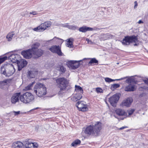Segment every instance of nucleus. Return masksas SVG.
<instances>
[{"instance_id": "nucleus-1", "label": "nucleus", "mask_w": 148, "mask_h": 148, "mask_svg": "<svg viewBox=\"0 0 148 148\" xmlns=\"http://www.w3.org/2000/svg\"><path fill=\"white\" fill-rule=\"evenodd\" d=\"M15 71L13 65L10 63L3 65L1 68V73L6 77L11 76Z\"/></svg>"}, {"instance_id": "nucleus-2", "label": "nucleus", "mask_w": 148, "mask_h": 148, "mask_svg": "<svg viewBox=\"0 0 148 148\" xmlns=\"http://www.w3.org/2000/svg\"><path fill=\"white\" fill-rule=\"evenodd\" d=\"M34 90L37 95L41 97L45 95L46 92V89L43 84L37 83L35 85Z\"/></svg>"}, {"instance_id": "nucleus-3", "label": "nucleus", "mask_w": 148, "mask_h": 148, "mask_svg": "<svg viewBox=\"0 0 148 148\" xmlns=\"http://www.w3.org/2000/svg\"><path fill=\"white\" fill-rule=\"evenodd\" d=\"M20 98L21 102L27 103L33 101L34 99V97L31 93L26 92L21 96Z\"/></svg>"}, {"instance_id": "nucleus-4", "label": "nucleus", "mask_w": 148, "mask_h": 148, "mask_svg": "<svg viewBox=\"0 0 148 148\" xmlns=\"http://www.w3.org/2000/svg\"><path fill=\"white\" fill-rule=\"evenodd\" d=\"M126 82L129 83L128 85L126 86L125 90L127 91H133L136 89L135 85L134 84V79L131 78H128L126 80Z\"/></svg>"}, {"instance_id": "nucleus-5", "label": "nucleus", "mask_w": 148, "mask_h": 148, "mask_svg": "<svg viewBox=\"0 0 148 148\" xmlns=\"http://www.w3.org/2000/svg\"><path fill=\"white\" fill-rule=\"evenodd\" d=\"M138 41L136 37L134 36H132L125 37L122 42L123 45H128L130 43L136 42Z\"/></svg>"}, {"instance_id": "nucleus-6", "label": "nucleus", "mask_w": 148, "mask_h": 148, "mask_svg": "<svg viewBox=\"0 0 148 148\" xmlns=\"http://www.w3.org/2000/svg\"><path fill=\"white\" fill-rule=\"evenodd\" d=\"M56 82L60 86V91H62L66 88V84L67 83L66 80L64 78H59L56 80Z\"/></svg>"}, {"instance_id": "nucleus-7", "label": "nucleus", "mask_w": 148, "mask_h": 148, "mask_svg": "<svg viewBox=\"0 0 148 148\" xmlns=\"http://www.w3.org/2000/svg\"><path fill=\"white\" fill-rule=\"evenodd\" d=\"M82 60H70L67 62V65L68 67L71 69H75L78 68L79 66V62Z\"/></svg>"}, {"instance_id": "nucleus-8", "label": "nucleus", "mask_w": 148, "mask_h": 148, "mask_svg": "<svg viewBox=\"0 0 148 148\" xmlns=\"http://www.w3.org/2000/svg\"><path fill=\"white\" fill-rule=\"evenodd\" d=\"M119 98V95L116 94L113 95L109 99V101L110 104L113 107L116 106V103L118 102Z\"/></svg>"}, {"instance_id": "nucleus-9", "label": "nucleus", "mask_w": 148, "mask_h": 148, "mask_svg": "<svg viewBox=\"0 0 148 148\" xmlns=\"http://www.w3.org/2000/svg\"><path fill=\"white\" fill-rule=\"evenodd\" d=\"M133 101V100L131 97H128L127 99H125L120 104L121 106H125L127 107H129L131 105Z\"/></svg>"}, {"instance_id": "nucleus-10", "label": "nucleus", "mask_w": 148, "mask_h": 148, "mask_svg": "<svg viewBox=\"0 0 148 148\" xmlns=\"http://www.w3.org/2000/svg\"><path fill=\"white\" fill-rule=\"evenodd\" d=\"M49 49L53 53H57L59 56L62 55V53L59 46H53L50 48Z\"/></svg>"}, {"instance_id": "nucleus-11", "label": "nucleus", "mask_w": 148, "mask_h": 148, "mask_svg": "<svg viewBox=\"0 0 148 148\" xmlns=\"http://www.w3.org/2000/svg\"><path fill=\"white\" fill-rule=\"evenodd\" d=\"M16 63L17 64L18 69L19 71L21 70L27 64V62L25 60L22 59L21 57L19 60L17 61Z\"/></svg>"}, {"instance_id": "nucleus-12", "label": "nucleus", "mask_w": 148, "mask_h": 148, "mask_svg": "<svg viewBox=\"0 0 148 148\" xmlns=\"http://www.w3.org/2000/svg\"><path fill=\"white\" fill-rule=\"evenodd\" d=\"M20 59V56L17 54H12L8 56V59L13 63H16Z\"/></svg>"}, {"instance_id": "nucleus-13", "label": "nucleus", "mask_w": 148, "mask_h": 148, "mask_svg": "<svg viewBox=\"0 0 148 148\" xmlns=\"http://www.w3.org/2000/svg\"><path fill=\"white\" fill-rule=\"evenodd\" d=\"M102 123L100 122H97L94 126V131L96 134L98 135L102 129Z\"/></svg>"}, {"instance_id": "nucleus-14", "label": "nucleus", "mask_w": 148, "mask_h": 148, "mask_svg": "<svg viewBox=\"0 0 148 148\" xmlns=\"http://www.w3.org/2000/svg\"><path fill=\"white\" fill-rule=\"evenodd\" d=\"M85 133L87 134L94 135L96 134L94 129V126L90 125L86 127L85 130Z\"/></svg>"}, {"instance_id": "nucleus-15", "label": "nucleus", "mask_w": 148, "mask_h": 148, "mask_svg": "<svg viewBox=\"0 0 148 148\" xmlns=\"http://www.w3.org/2000/svg\"><path fill=\"white\" fill-rule=\"evenodd\" d=\"M21 54L26 58L29 59L32 57V51L30 49L25 51H22Z\"/></svg>"}, {"instance_id": "nucleus-16", "label": "nucleus", "mask_w": 148, "mask_h": 148, "mask_svg": "<svg viewBox=\"0 0 148 148\" xmlns=\"http://www.w3.org/2000/svg\"><path fill=\"white\" fill-rule=\"evenodd\" d=\"M32 57L34 58H38L40 57L43 53V51L41 49H38L32 51Z\"/></svg>"}, {"instance_id": "nucleus-17", "label": "nucleus", "mask_w": 148, "mask_h": 148, "mask_svg": "<svg viewBox=\"0 0 148 148\" xmlns=\"http://www.w3.org/2000/svg\"><path fill=\"white\" fill-rule=\"evenodd\" d=\"M51 25L50 21L45 22L44 23H41L40 25L41 28L42 32L44 31L47 28L50 27Z\"/></svg>"}, {"instance_id": "nucleus-18", "label": "nucleus", "mask_w": 148, "mask_h": 148, "mask_svg": "<svg viewBox=\"0 0 148 148\" xmlns=\"http://www.w3.org/2000/svg\"><path fill=\"white\" fill-rule=\"evenodd\" d=\"M20 94V92L17 93L13 95L11 99V101L12 103H15L18 101Z\"/></svg>"}, {"instance_id": "nucleus-19", "label": "nucleus", "mask_w": 148, "mask_h": 148, "mask_svg": "<svg viewBox=\"0 0 148 148\" xmlns=\"http://www.w3.org/2000/svg\"><path fill=\"white\" fill-rule=\"evenodd\" d=\"M112 36L109 34H101L99 36L101 41H104L109 38H111Z\"/></svg>"}, {"instance_id": "nucleus-20", "label": "nucleus", "mask_w": 148, "mask_h": 148, "mask_svg": "<svg viewBox=\"0 0 148 148\" xmlns=\"http://www.w3.org/2000/svg\"><path fill=\"white\" fill-rule=\"evenodd\" d=\"M26 148H38V144L36 143L27 142L25 144Z\"/></svg>"}, {"instance_id": "nucleus-21", "label": "nucleus", "mask_w": 148, "mask_h": 148, "mask_svg": "<svg viewBox=\"0 0 148 148\" xmlns=\"http://www.w3.org/2000/svg\"><path fill=\"white\" fill-rule=\"evenodd\" d=\"M27 73V76L28 78H33L37 74L38 71L36 70H33V71H29Z\"/></svg>"}, {"instance_id": "nucleus-22", "label": "nucleus", "mask_w": 148, "mask_h": 148, "mask_svg": "<svg viewBox=\"0 0 148 148\" xmlns=\"http://www.w3.org/2000/svg\"><path fill=\"white\" fill-rule=\"evenodd\" d=\"M79 30L80 32L84 33L87 31H92L93 30V29L92 28L84 26L80 27Z\"/></svg>"}, {"instance_id": "nucleus-23", "label": "nucleus", "mask_w": 148, "mask_h": 148, "mask_svg": "<svg viewBox=\"0 0 148 148\" xmlns=\"http://www.w3.org/2000/svg\"><path fill=\"white\" fill-rule=\"evenodd\" d=\"M23 144L20 142L14 143L12 146V148H22Z\"/></svg>"}, {"instance_id": "nucleus-24", "label": "nucleus", "mask_w": 148, "mask_h": 148, "mask_svg": "<svg viewBox=\"0 0 148 148\" xmlns=\"http://www.w3.org/2000/svg\"><path fill=\"white\" fill-rule=\"evenodd\" d=\"M11 82L10 79H5L3 81L0 82V88H2L3 86L8 84Z\"/></svg>"}, {"instance_id": "nucleus-25", "label": "nucleus", "mask_w": 148, "mask_h": 148, "mask_svg": "<svg viewBox=\"0 0 148 148\" xmlns=\"http://www.w3.org/2000/svg\"><path fill=\"white\" fill-rule=\"evenodd\" d=\"M67 43L66 45L69 48H71L73 46V43L74 40L73 38H70L67 40Z\"/></svg>"}, {"instance_id": "nucleus-26", "label": "nucleus", "mask_w": 148, "mask_h": 148, "mask_svg": "<svg viewBox=\"0 0 148 148\" xmlns=\"http://www.w3.org/2000/svg\"><path fill=\"white\" fill-rule=\"evenodd\" d=\"M40 45V44L39 43H35L32 45V48L30 49L32 51H34V50L35 51L37 50L38 49H38V48Z\"/></svg>"}, {"instance_id": "nucleus-27", "label": "nucleus", "mask_w": 148, "mask_h": 148, "mask_svg": "<svg viewBox=\"0 0 148 148\" xmlns=\"http://www.w3.org/2000/svg\"><path fill=\"white\" fill-rule=\"evenodd\" d=\"M126 78V77H124L123 78H122L119 79H112L111 78H110L108 77H106L104 79L105 81L107 82L110 83V82H113L114 81H115V80H120L122 79H124L125 78Z\"/></svg>"}, {"instance_id": "nucleus-28", "label": "nucleus", "mask_w": 148, "mask_h": 148, "mask_svg": "<svg viewBox=\"0 0 148 148\" xmlns=\"http://www.w3.org/2000/svg\"><path fill=\"white\" fill-rule=\"evenodd\" d=\"M86 103L84 101H80L76 103V106L79 110Z\"/></svg>"}, {"instance_id": "nucleus-29", "label": "nucleus", "mask_w": 148, "mask_h": 148, "mask_svg": "<svg viewBox=\"0 0 148 148\" xmlns=\"http://www.w3.org/2000/svg\"><path fill=\"white\" fill-rule=\"evenodd\" d=\"M14 35V32H12L8 34L6 37L8 40L9 41H11Z\"/></svg>"}, {"instance_id": "nucleus-30", "label": "nucleus", "mask_w": 148, "mask_h": 148, "mask_svg": "<svg viewBox=\"0 0 148 148\" xmlns=\"http://www.w3.org/2000/svg\"><path fill=\"white\" fill-rule=\"evenodd\" d=\"M116 114L119 116H123L125 115V111L120 109H118L116 110Z\"/></svg>"}, {"instance_id": "nucleus-31", "label": "nucleus", "mask_w": 148, "mask_h": 148, "mask_svg": "<svg viewBox=\"0 0 148 148\" xmlns=\"http://www.w3.org/2000/svg\"><path fill=\"white\" fill-rule=\"evenodd\" d=\"M75 90L77 92H78V93H79V92L80 93H83V90L82 88L80 86L75 85Z\"/></svg>"}, {"instance_id": "nucleus-32", "label": "nucleus", "mask_w": 148, "mask_h": 148, "mask_svg": "<svg viewBox=\"0 0 148 148\" xmlns=\"http://www.w3.org/2000/svg\"><path fill=\"white\" fill-rule=\"evenodd\" d=\"M81 143V141L78 139H76L74 140L71 144L72 146L76 147L77 145H79Z\"/></svg>"}, {"instance_id": "nucleus-33", "label": "nucleus", "mask_w": 148, "mask_h": 148, "mask_svg": "<svg viewBox=\"0 0 148 148\" xmlns=\"http://www.w3.org/2000/svg\"><path fill=\"white\" fill-rule=\"evenodd\" d=\"M34 83V82H33L29 84L27 86L25 87V88L24 89V90H25L27 91L31 89Z\"/></svg>"}, {"instance_id": "nucleus-34", "label": "nucleus", "mask_w": 148, "mask_h": 148, "mask_svg": "<svg viewBox=\"0 0 148 148\" xmlns=\"http://www.w3.org/2000/svg\"><path fill=\"white\" fill-rule=\"evenodd\" d=\"M119 86L120 85L119 84H115L111 85L110 88L112 90H114L115 89L119 88Z\"/></svg>"}, {"instance_id": "nucleus-35", "label": "nucleus", "mask_w": 148, "mask_h": 148, "mask_svg": "<svg viewBox=\"0 0 148 148\" xmlns=\"http://www.w3.org/2000/svg\"><path fill=\"white\" fill-rule=\"evenodd\" d=\"M88 110V108L85 104L81 108L79 109V110H81L82 111H86Z\"/></svg>"}, {"instance_id": "nucleus-36", "label": "nucleus", "mask_w": 148, "mask_h": 148, "mask_svg": "<svg viewBox=\"0 0 148 148\" xmlns=\"http://www.w3.org/2000/svg\"><path fill=\"white\" fill-rule=\"evenodd\" d=\"M98 61L95 58H92L90 61L89 62L88 64L90 65H92V63H98Z\"/></svg>"}, {"instance_id": "nucleus-37", "label": "nucleus", "mask_w": 148, "mask_h": 148, "mask_svg": "<svg viewBox=\"0 0 148 148\" xmlns=\"http://www.w3.org/2000/svg\"><path fill=\"white\" fill-rule=\"evenodd\" d=\"M8 59V57L7 56H4L3 57H0V64L4 62L5 60Z\"/></svg>"}, {"instance_id": "nucleus-38", "label": "nucleus", "mask_w": 148, "mask_h": 148, "mask_svg": "<svg viewBox=\"0 0 148 148\" xmlns=\"http://www.w3.org/2000/svg\"><path fill=\"white\" fill-rule=\"evenodd\" d=\"M82 93H77L74 95L79 100L81 99L82 97Z\"/></svg>"}, {"instance_id": "nucleus-39", "label": "nucleus", "mask_w": 148, "mask_h": 148, "mask_svg": "<svg viewBox=\"0 0 148 148\" xmlns=\"http://www.w3.org/2000/svg\"><path fill=\"white\" fill-rule=\"evenodd\" d=\"M69 29L73 30H75L76 29L77 27L74 25H69Z\"/></svg>"}, {"instance_id": "nucleus-40", "label": "nucleus", "mask_w": 148, "mask_h": 148, "mask_svg": "<svg viewBox=\"0 0 148 148\" xmlns=\"http://www.w3.org/2000/svg\"><path fill=\"white\" fill-rule=\"evenodd\" d=\"M34 31H36V32H42V30L41 29V28L40 25L38 27L34 28L33 29Z\"/></svg>"}, {"instance_id": "nucleus-41", "label": "nucleus", "mask_w": 148, "mask_h": 148, "mask_svg": "<svg viewBox=\"0 0 148 148\" xmlns=\"http://www.w3.org/2000/svg\"><path fill=\"white\" fill-rule=\"evenodd\" d=\"M96 91L97 93H102L103 92V90L102 89L98 87L96 88Z\"/></svg>"}, {"instance_id": "nucleus-42", "label": "nucleus", "mask_w": 148, "mask_h": 148, "mask_svg": "<svg viewBox=\"0 0 148 148\" xmlns=\"http://www.w3.org/2000/svg\"><path fill=\"white\" fill-rule=\"evenodd\" d=\"M60 70L62 72H64L66 71V69L63 66H60Z\"/></svg>"}, {"instance_id": "nucleus-43", "label": "nucleus", "mask_w": 148, "mask_h": 148, "mask_svg": "<svg viewBox=\"0 0 148 148\" xmlns=\"http://www.w3.org/2000/svg\"><path fill=\"white\" fill-rule=\"evenodd\" d=\"M61 26L63 27H67L69 29V25L68 23H64V24H62Z\"/></svg>"}, {"instance_id": "nucleus-44", "label": "nucleus", "mask_w": 148, "mask_h": 148, "mask_svg": "<svg viewBox=\"0 0 148 148\" xmlns=\"http://www.w3.org/2000/svg\"><path fill=\"white\" fill-rule=\"evenodd\" d=\"M72 100L74 102H76L79 100L77 98L75 97V96L74 95L73 97H72L71 98Z\"/></svg>"}, {"instance_id": "nucleus-45", "label": "nucleus", "mask_w": 148, "mask_h": 148, "mask_svg": "<svg viewBox=\"0 0 148 148\" xmlns=\"http://www.w3.org/2000/svg\"><path fill=\"white\" fill-rule=\"evenodd\" d=\"M86 41H87L88 43V44H92L93 43V42H92L91 40H89L88 38H86Z\"/></svg>"}, {"instance_id": "nucleus-46", "label": "nucleus", "mask_w": 148, "mask_h": 148, "mask_svg": "<svg viewBox=\"0 0 148 148\" xmlns=\"http://www.w3.org/2000/svg\"><path fill=\"white\" fill-rule=\"evenodd\" d=\"M143 82L147 84L148 85V79L146 78L143 80Z\"/></svg>"}, {"instance_id": "nucleus-47", "label": "nucleus", "mask_w": 148, "mask_h": 148, "mask_svg": "<svg viewBox=\"0 0 148 148\" xmlns=\"http://www.w3.org/2000/svg\"><path fill=\"white\" fill-rule=\"evenodd\" d=\"M134 111V110H131L129 111L128 112L129 115H131L133 113Z\"/></svg>"}, {"instance_id": "nucleus-48", "label": "nucleus", "mask_w": 148, "mask_h": 148, "mask_svg": "<svg viewBox=\"0 0 148 148\" xmlns=\"http://www.w3.org/2000/svg\"><path fill=\"white\" fill-rule=\"evenodd\" d=\"M20 112L19 111H18L17 112L14 111L13 112L14 114L15 115H17L19 114Z\"/></svg>"}, {"instance_id": "nucleus-49", "label": "nucleus", "mask_w": 148, "mask_h": 148, "mask_svg": "<svg viewBox=\"0 0 148 148\" xmlns=\"http://www.w3.org/2000/svg\"><path fill=\"white\" fill-rule=\"evenodd\" d=\"M29 14H32L33 15H35L37 14V13L36 11H34L32 12H30Z\"/></svg>"}, {"instance_id": "nucleus-50", "label": "nucleus", "mask_w": 148, "mask_h": 148, "mask_svg": "<svg viewBox=\"0 0 148 148\" xmlns=\"http://www.w3.org/2000/svg\"><path fill=\"white\" fill-rule=\"evenodd\" d=\"M134 4H135V5H134V8L135 9L136 8L137 6L138 5L136 1H135L134 2Z\"/></svg>"}, {"instance_id": "nucleus-51", "label": "nucleus", "mask_w": 148, "mask_h": 148, "mask_svg": "<svg viewBox=\"0 0 148 148\" xmlns=\"http://www.w3.org/2000/svg\"><path fill=\"white\" fill-rule=\"evenodd\" d=\"M126 127H127L126 126H124L122 127L119 128V130H123V129H124V128H126Z\"/></svg>"}, {"instance_id": "nucleus-52", "label": "nucleus", "mask_w": 148, "mask_h": 148, "mask_svg": "<svg viewBox=\"0 0 148 148\" xmlns=\"http://www.w3.org/2000/svg\"><path fill=\"white\" fill-rule=\"evenodd\" d=\"M138 23L139 24H140V23H143V22L141 20H139L138 21Z\"/></svg>"}, {"instance_id": "nucleus-53", "label": "nucleus", "mask_w": 148, "mask_h": 148, "mask_svg": "<svg viewBox=\"0 0 148 148\" xmlns=\"http://www.w3.org/2000/svg\"><path fill=\"white\" fill-rule=\"evenodd\" d=\"M137 45V44H135L134 45V46H136Z\"/></svg>"}, {"instance_id": "nucleus-54", "label": "nucleus", "mask_w": 148, "mask_h": 148, "mask_svg": "<svg viewBox=\"0 0 148 148\" xmlns=\"http://www.w3.org/2000/svg\"><path fill=\"white\" fill-rule=\"evenodd\" d=\"M37 108H34V110H35V109H37Z\"/></svg>"}]
</instances>
